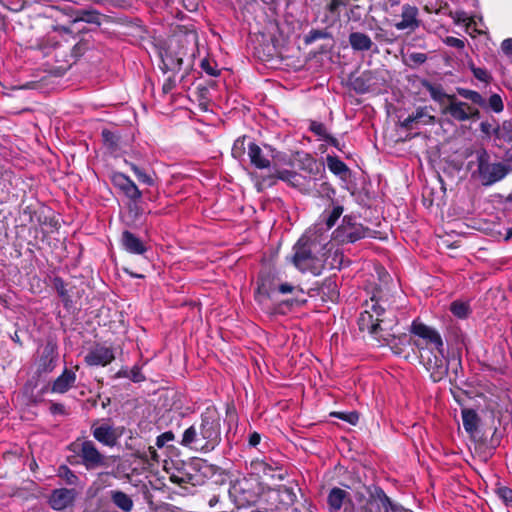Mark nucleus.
Wrapping results in <instances>:
<instances>
[{"label": "nucleus", "instance_id": "f3484780", "mask_svg": "<svg viewBox=\"0 0 512 512\" xmlns=\"http://www.w3.org/2000/svg\"><path fill=\"white\" fill-rule=\"evenodd\" d=\"M92 434L97 441L109 447L115 446L119 438L115 429L107 424L93 427Z\"/></svg>", "mask_w": 512, "mask_h": 512}, {"label": "nucleus", "instance_id": "aec40b11", "mask_svg": "<svg viewBox=\"0 0 512 512\" xmlns=\"http://www.w3.org/2000/svg\"><path fill=\"white\" fill-rule=\"evenodd\" d=\"M271 179L282 180L296 188H300L304 184L305 180V178L302 175L296 173L295 171L286 169H275V173L271 175Z\"/></svg>", "mask_w": 512, "mask_h": 512}, {"label": "nucleus", "instance_id": "473e14b6", "mask_svg": "<svg viewBox=\"0 0 512 512\" xmlns=\"http://www.w3.org/2000/svg\"><path fill=\"white\" fill-rule=\"evenodd\" d=\"M457 92L460 96L472 101L475 104H478V105L484 104V100H483L482 96L476 91L465 89V88H458Z\"/></svg>", "mask_w": 512, "mask_h": 512}, {"label": "nucleus", "instance_id": "393cba45", "mask_svg": "<svg viewBox=\"0 0 512 512\" xmlns=\"http://www.w3.org/2000/svg\"><path fill=\"white\" fill-rule=\"evenodd\" d=\"M371 497L378 500L382 504L385 512H396V505L393 504L391 499L386 495L382 488L376 487L371 493Z\"/></svg>", "mask_w": 512, "mask_h": 512}, {"label": "nucleus", "instance_id": "603ef678", "mask_svg": "<svg viewBox=\"0 0 512 512\" xmlns=\"http://www.w3.org/2000/svg\"><path fill=\"white\" fill-rule=\"evenodd\" d=\"M502 50L506 53V54H511L512 55V39H506L502 42Z\"/></svg>", "mask_w": 512, "mask_h": 512}, {"label": "nucleus", "instance_id": "6e6552de", "mask_svg": "<svg viewBox=\"0 0 512 512\" xmlns=\"http://www.w3.org/2000/svg\"><path fill=\"white\" fill-rule=\"evenodd\" d=\"M442 114H449L454 120L464 122L479 116L477 108L456 99L449 97V103L442 109Z\"/></svg>", "mask_w": 512, "mask_h": 512}, {"label": "nucleus", "instance_id": "2eb2a0df", "mask_svg": "<svg viewBox=\"0 0 512 512\" xmlns=\"http://www.w3.org/2000/svg\"><path fill=\"white\" fill-rule=\"evenodd\" d=\"M180 444L195 451L207 452L205 442L202 435H200V429L195 426H190L184 431Z\"/></svg>", "mask_w": 512, "mask_h": 512}, {"label": "nucleus", "instance_id": "f8f14e48", "mask_svg": "<svg viewBox=\"0 0 512 512\" xmlns=\"http://www.w3.org/2000/svg\"><path fill=\"white\" fill-rule=\"evenodd\" d=\"M435 121V117L429 114L427 107H419L414 113L401 122V127L405 129H415L418 128L419 125H432Z\"/></svg>", "mask_w": 512, "mask_h": 512}, {"label": "nucleus", "instance_id": "2f4dec72", "mask_svg": "<svg viewBox=\"0 0 512 512\" xmlns=\"http://www.w3.org/2000/svg\"><path fill=\"white\" fill-rule=\"evenodd\" d=\"M496 137L499 140H503L507 143L512 142V124L504 122L501 126H499L496 130Z\"/></svg>", "mask_w": 512, "mask_h": 512}, {"label": "nucleus", "instance_id": "f704fd0d", "mask_svg": "<svg viewBox=\"0 0 512 512\" xmlns=\"http://www.w3.org/2000/svg\"><path fill=\"white\" fill-rule=\"evenodd\" d=\"M102 137L105 145L111 150H115L118 147V137L110 130L104 129Z\"/></svg>", "mask_w": 512, "mask_h": 512}, {"label": "nucleus", "instance_id": "4be33fe9", "mask_svg": "<svg viewBox=\"0 0 512 512\" xmlns=\"http://www.w3.org/2000/svg\"><path fill=\"white\" fill-rule=\"evenodd\" d=\"M110 498L113 504L123 512H130L133 509L134 504L131 497L120 490L111 491Z\"/></svg>", "mask_w": 512, "mask_h": 512}, {"label": "nucleus", "instance_id": "6ab92c4d", "mask_svg": "<svg viewBox=\"0 0 512 512\" xmlns=\"http://www.w3.org/2000/svg\"><path fill=\"white\" fill-rule=\"evenodd\" d=\"M248 155L251 163L259 169L270 167L271 160L267 155H264L263 150L255 143L248 145Z\"/></svg>", "mask_w": 512, "mask_h": 512}, {"label": "nucleus", "instance_id": "4d7b16f0", "mask_svg": "<svg viewBox=\"0 0 512 512\" xmlns=\"http://www.w3.org/2000/svg\"><path fill=\"white\" fill-rule=\"evenodd\" d=\"M383 341L386 343V344H390L391 343V340L394 339V335L392 334H387L386 336H381Z\"/></svg>", "mask_w": 512, "mask_h": 512}, {"label": "nucleus", "instance_id": "a878e982", "mask_svg": "<svg viewBox=\"0 0 512 512\" xmlns=\"http://www.w3.org/2000/svg\"><path fill=\"white\" fill-rule=\"evenodd\" d=\"M424 86L429 92L431 98L440 104H443L445 101L449 102V97L452 96L446 94L440 85L425 83Z\"/></svg>", "mask_w": 512, "mask_h": 512}, {"label": "nucleus", "instance_id": "49530a36", "mask_svg": "<svg viewBox=\"0 0 512 512\" xmlns=\"http://www.w3.org/2000/svg\"><path fill=\"white\" fill-rule=\"evenodd\" d=\"M319 193L322 195V196H325L329 199H332V197L334 196L335 194V190L330 186V184L326 183V182H323L321 183L320 185V190H319Z\"/></svg>", "mask_w": 512, "mask_h": 512}, {"label": "nucleus", "instance_id": "c9c22d12", "mask_svg": "<svg viewBox=\"0 0 512 512\" xmlns=\"http://www.w3.org/2000/svg\"><path fill=\"white\" fill-rule=\"evenodd\" d=\"M331 416H334V417H337V418H340L352 425H356L358 420H359V415L357 412L355 411H352V412H333L331 413Z\"/></svg>", "mask_w": 512, "mask_h": 512}, {"label": "nucleus", "instance_id": "f03ea898", "mask_svg": "<svg viewBox=\"0 0 512 512\" xmlns=\"http://www.w3.org/2000/svg\"><path fill=\"white\" fill-rule=\"evenodd\" d=\"M411 332L425 341L426 345H431L439 355L425 356L421 353V358L426 369L430 372V377L434 382L441 381L448 372V363L444 357L443 340L440 334L433 328L422 323L413 322Z\"/></svg>", "mask_w": 512, "mask_h": 512}, {"label": "nucleus", "instance_id": "58836bf2", "mask_svg": "<svg viewBox=\"0 0 512 512\" xmlns=\"http://www.w3.org/2000/svg\"><path fill=\"white\" fill-rule=\"evenodd\" d=\"M279 292L282 294L295 293V294H303V289L298 286H293L289 283L281 284L278 288Z\"/></svg>", "mask_w": 512, "mask_h": 512}, {"label": "nucleus", "instance_id": "6e6d98bb", "mask_svg": "<svg viewBox=\"0 0 512 512\" xmlns=\"http://www.w3.org/2000/svg\"><path fill=\"white\" fill-rule=\"evenodd\" d=\"M260 439H261L260 435L257 432H254L249 437V444L251 446H256L259 444Z\"/></svg>", "mask_w": 512, "mask_h": 512}, {"label": "nucleus", "instance_id": "e433bc0d", "mask_svg": "<svg viewBox=\"0 0 512 512\" xmlns=\"http://www.w3.org/2000/svg\"><path fill=\"white\" fill-rule=\"evenodd\" d=\"M253 466L257 473H263V475L270 476L272 478L276 476L273 473L274 469L272 466L265 461H257L253 464Z\"/></svg>", "mask_w": 512, "mask_h": 512}, {"label": "nucleus", "instance_id": "79ce46f5", "mask_svg": "<svg viewBox=\"0 0 512 512\" xmlns=\"http://www.w3.org/2000/svg\"><path fill=\"white\" fill-rule=\"evenodd\" d=\"M497 495L506 503L512 502V489L509 487H499L497 489Z\"/></svg>", "mask_w": 512, "mask_h": 512}, {"label": "nucleus", "instance_id": "9d476101", "mask_svg": "<svg viewBox=\"0 0 512 512\" xmlns=\"http://www.w3.org/2000/svg\"><path fill=\"white\" fill-rule=\"evenodd\" d=\"M114 359L115 355L113 350L102 345L94 346L85 356V362L89 366H106Z\"/></svg>", "mask_w": 512, "mask_h": 512}, {"label": "nucleus", "instance_id": "3c124183", "mask_svg": "<svg viewBox=\"0 0 512 512\" xmlns=\"http://www.w3.org/2000/svg\"><path fill=\"white\" fill-rule=\"evenodd\" d=\"M410 58L419 64L424 63L427 60V56L424 53H413Z\"/></svg>", "mask_w": 512, "mask_h": 512}, {"label": "nucleus", "instance_id": "052dcab7", "mask_svg": "<svg viewBox=\"0 0 512 512\" xmlns=\"http://www.w3.org/2000/svg\"><path fill=\"white\" fill-rule=\"evenodd\" d=\"M238 145H240L242 147L243 146V141L237 140L235 142V144H234L233 151H235V149L238 147Z\"/></svg>", "mask_w": 512, "mask_h": 512}, {"label": "nucleus", "instance_id": "a18cd8bd", "mask_svg": "<svg viewBox=\"0 0 512 512\" xmlns=\"http://www.w3.org/2000/svg\"><path fill=\"white\" fill-rule=\"evenodd\" d=\"M346 4L342 0H327L326 7L327 9L333 13H338V10L341 6H345Z\"/></svg>", "mask_w": 512, "mask_h": 512}, {"label": "nucleus", "instance_id": "c03bdc74", "mask_svg": "<svg viewBox=\"0 0 512 512\" xmlns=\"http://www.w3.org/2000/svg\"><path fill=\"white\" fill-rule=\"evenodd\" d=\"M454 20L455 22L457 23H460V22H466V26L469 28L471 27L472 25H475L476 22L474 20L473 17H467L466 14L464 12H461V13H456L455 14V17H454Z\"/></svg>", "mask_w": 512, "mask_h": 512}, {"label": "nucleus", "instance_id": "5701e85b", "mask_svg": "<svg viewBox=\"0 0 512 512\" xmlns=\"http://www.w3.org/2000/svg\"><path fill=\"white\" fill-rule=\"evenodd\" d=\"M461 414L465 431L469 434H473L478 428V414L472 409H463Z\"/></svg>", "mask_w": 512, "mask_h": 512}, {"label": "nucleus", "instance_id": "de8ad7c7", "mask_svg": "<svg viewBox=\"0 0 512 512\" xmlns=\"http://www.w3.org/2000/svg\"><path fill=\"white\" fill-rule=\"evenodd\" d=\"M45 352L47 353V354H46V358H48V359H49V363H48V365H46V366L43 368V370H44L45 372H51V371L54 369V366H55V365L53 364V361H54V350H53V348H48V347H47V348L45 349Z\"/></svg>", "mask_w": 512, "mask_h": 512}, {"label": "nucleus", "instance_id": "1a4fd4ad", "mask_svg": "<svg viewBox=\"0 0 512 512\" xmlns=\"http://www.w3.org/2000/svg\"><path fill=\"white\" fill-rule=\"evenodd\" d=\"M374 313L376 314V318L374 319V315L369 311H364L360 314L358 325L361 331H367L370 334H377L378 330L382 331L383 328L381 326L384 323V319H380L379 316L383 312L380 307H377L375 304L372 306Z\"/></svg>", "mask_w": 512, "mask_h": 512}, {"label": "nucleus", "instance_id": "39448f33", "mask_svg": "<svg viewBox=\"0 0 512 512\" xmlns=\"http://www.w3.org/2000/svg\"><path fill=\"white\" fill-rule=\"evenodd\" d=\"M390 14L393 17V26L398 31H405L410 34L422 25L419 8L413 4L404 3Z\"/></svg>", "mask_w": 512, "mask_h": 512}, {"label": "nucleus", "instance_id": "72a5a7b5", "mask_svg": "<svg viewBox=\"0 0 512 512\" xmlns=\"http://www.w3.org/2000/svg\"><path fill=\"white\" fill-rule=\"evenodd\" d=\"M200 67L209 76L216 77L220 73L219 69L217 68V64L207 58L201 60Z\"/></svg>", "mask_w": 512, "mask_h": 512}, {"label": "nucleus", "instance_id": "bf43d9fd", "mask_svg": "<svg viewBox=\"0 0 512 512\" xmlns=\"http://www.w3.org/2000/svg\"><path fill=\"white\" fill-rule=\"evenodd\" d=\"M218 502V498L216 496H213L210 500H209V505L212 507L214 505H216V503Z\"/></svg>", "mask_w": 512, "mask_h": 512}, {"label": "nucleus", "instance_id": "0eeeda50", "mask_svg": "<svg viewBox=\"0 0 512 512\" xmlns=\"http://www.w3.org/2000/svg\"><path fill=\"white\" fill-rule=\"evenodd\" d=\"M79 446L78 454L87 470L107 467V457L99 452L92 441H83Z\"/></svg>", "mask_w": 512, "mask_h": 512}, {"label": "nucleus", "instance_id": "8fccbe9b", "mask_svg": "<svg viewBox=\"0 0 512 512\" xmlns=\"http://www.w3.org/2000/svg\"><path fill=\"white\" fill-rule=\"evenodd\" d=\"M50 412L53 415H64L66 414L64 405L60 403H52L50 406Z\"/></svg>", "mask_w": 512, "mask_h": 512}, {"label": "nucleus", "instance_id": "ddd939ff", "mask_svg": "<svg viewBox=\"0 0 512 512\" xmlns=\"http://www.w3.org/2000/svg\"><path fill=\"white\" fill-rule=\"evenodd\" d=\"M77 380L76 372L65 368L63 372L52 382L50 392L64 394L74 387Z\"/></svg>", "mask_w": 512, "mask_h": 512}, {"label": "nucleus", "instance_id": "7ed1b4c3", "mask_svg": "<svg viewBox=\"0 0 512 512\" xmlns=\"http://www.w3.org/2000/svg\"><path fill=\"white\" fill-rule=\"evenodd\" d=\"M221 415L215 406H208L201 414L199 426L200 435L206 445V451L210 452L221 441Z\"/></svg>", "mask_w": 512, "mask_h": 512}, {"label": "nucleus", "instance_id": "cd10ccee", "mask_svg": "<svg viewBox=\"0 0 512 512\" xmlns=\"http://www.w3.org/2000/svg\"><path fill=\"white\" fill-rule=\"evenodd\" d=\"M450 310L454 316L461 319L468 317L470 314L469 305L461 301H454L450 306Z\"/></svg>", "mask_w": 512, "mask_h": 512}, {"label": "nucleus", "instance_id": "412c9836", "mask_svg": "<svg viewBox=\"0 0 512 512\" xmlns=\"http://www.w3.org/2000/svg\"><path fill=\"white\" fill-rule=\"evenodd\" d=\"M349 43L354 50L367 51L372 47L371 38L361 32H353L349 35Z\"/></svg>", "mask_w": 512, "mask_h": 512}, {"label": "nucleus", "instance_id": "5fc2aeb1", "mask_svg": "<svg viewBox=\"0 0 512 512\" xmlns=\"http://www.w3.org/2000/svg\"><path fill=\"white\" fill-rule=\"evenodd\" d=\"M265 148L270 152V156L273 158V165L276 167L280 161V154H274L275 150L271 146H265Z\"/></svg>", "mask_w": 512, "mask_h": 512}, {"label": "nucleus", "instance_id": "7c9ffc66", "mask_svg": "<svg viewBox=\"0 0 512 512\" xmlns=\"http://www.w3.org/2000/svg\"><path fill=\"white\" fill-rule=\"evenodd\" d=\"M58 476L68 485H77L79 481L77 475L65 465L59 467Z\"/></svg>", "mask_w": 512, "mask_h": 512}, {"label": "nucleus", "instance_id": "a19ab883", "mask_svg": "<svg viewBox=\"0 0 512 512\" xmlns=\"http://www.w3.org/2000/svg\"><path fill=\"white\" fill-rule=\"evenodd\" d=\"M444 43L447 46L454 47L457 49H463L465 47V41L460 38H456L453 36H448L444 39Z\"/></svg>", "mask_w": 512, "mask_h": 512}, {"label": "nucleus", "instance_id": "37998d69", "mask_svg": "<svg viewBox=\"0 0 512 512\" xmlns=\"http://www.w3.org/2000/svg\"><path fill=\"white\" fill-rule=\"evenodd\" d=\"M471 69H472V72H473V75L475 78H477L478 80L483 81V82H488L490 76L486 69L478 68V67H474V66H471Z\"/></svg>", "mask_w": 512, "mask_h": 512}, {"label": "nucleus", "instance_id": "423d86ee", "mask_svg": "<svg viewBox=\"0 0 512 512\" xmlns=\"http://www.w3.org/2000/svg\"><path fill=\"white\" fill-rule=\"evenodd\" d=\"M372 231L358 223L353 216H344L342 223L332 233L333 239L339 243H354L362 238L370 237Z\"/></svg>", "mask_w": 512, "mask_h": 512}, {"label": "nucleus", "instance_id": "4468645a", "mask_svg": "<svg viewBox=\"0 0 512 512\" xmlns=\"http://www.w3.org/2000/svg\"><path fill=\"white\" fill-rule=\"evenodd\" d=\"M76 497L74 489H55L49 498V504L54 510H63L70 506Z\"/></svg>", "mask_w": 512, "mask_h": 512}, {"label": "nucleus", "instance_id": "a211bd4d", "mask_svg": "<svg viewBox=\"0 0 512 512\" xmlns=\"http://www.w3.org/2000/svg\"><path fill=\"white\" fill-rule=\"evenodd\" d=\"M121 243L124 249L131 254L141 255L147 250L140 238L127 230L122 233Z\"/></svg>", "mask_w": 512, "mask_h": 512}, {"label": "nucleus", "instance_id": "c85d7f7f", "mask_svg": "<svg viewBox=\"0 0 512 512\" xmlns=\"http://www.w3.org/2000/svg\"><path fill=\"white\" fill-rule=\"evenodd\" d=\"M311 130H312L315 134H317V135H319V136L323 137V138H324L328 143H330L331 145H333V146H337V144H338L337 139H335L334 137L330 136V135L327 133L326 127H325L323 124H321V123H313V124L311 125Z\"/></svg>", "mask_w": 512, "mask_h": 512}, {"label": "nucleus", "instance_id": "ea45409f", "mask_svg": "<svg viewBox=\"0 0 512 512\" xmlns=\"http://www.w3.org/2000/svg\"><path fill=\"white\" fill-rule=\"evenodd\" d=\"M172 440H174V434L171 431H167L156 438V445L158 448H162L166 443Z\"/></svg>", "mask_w": 512, "mask_h": 512}, {"label": "nucleus", "instance_id": "bb28decb", "mask_svg": "<svg viewBox=\"0 0 512 512\" xmlns=\"http://www.w3.org/2000/svg\"><path fill=\"white\" fill-rule=\"evenodd\" d=\"M327 166L332 173L339 176L345 175L348 171L346 164L337 157L328 156Z\"/></svg>", "mask_w": 512, "mask_h": 512}, {"label": "nucleus", "instance_id": "680f3d73", "mask_svg": "<svg viewBox=\"0 0 512 512\" xmlns=\"http://www.w3.org/2000/svg\"><path fill=\"white\" fill-rule=\"evenodd\" d=\"M511 237H512V229H509V230L507 231L506 236H505V240H509Z\"/></svg>", "mask_w": 512, "mask_h": 512}, {"label": "nucleus", "instance_id": "0e129e2a", "mask_svg": "<svg viewBox=\"0 0 512 512\" xmlns=\"http://www.w3.org/2000/svg\"><path fill=\"white\" fill-rule=\"evenodd\" d=\"M415 345H416L419 349H423V347L421 346V344H420V343H417V342H416V343H415Z\"/></svg>", "mask_w": 512, "mask_h": 512}, {"label": "nucleus", "instance_id": "f257e3e1", "mask_svg": "<svg viewBox=\"0 0 512 512\" xmlns=\"http://www.w3.org/2000/svg\"><path fill=\"white\" fill-rule=\"evenodd\" d=\"M321 224L309 229L294 245L291 261L301 272L320 275L325 265L329 235H323Z\"/></svg>", "mask_w": 512, "mask_h": 512}, {"label": "nucleus", "instance_id": "9b49d317", "mask_svg": "<svg viewBox=\"0 0 512 512\" xmlns=\"http://www.w3.org/2000/svg\"><path fill=\"white\" fill-rule=\"evenodd\" d=\"M112 182L118 187L126 197L130 200L137 202L142 197V192L137 185L125 174L116 172L112 175Z\"/></svg>", "mask_w": 512, "mask_h": 512}, {"label": "nucleus", "instance_id": "c756f323", "mask_svg": "<svg viewBox=\"0 0 512 512\" xmlns=\"http://www.w3.org/2000/svg\"><path fill=\"white\" fill-rule=\"evenodd\" d=\"M130 168L133 171V173L135 174V176L137 177L139 182L146 184L148 186L154 185V180L151 177V175L146 173L143 169L139 168L137 165H135L133 163H130Z\"/></svg>", "mask_w": 512, "mask_h": 512}, {"label": "nucleus", "instance_id": "b1692460", "mask_svg": "<svg viewBox=\"0 0 512 512\" xmlns=\"http://www.w3.org/2000/svg\"><path fill=\"white\" fill-rule=\"evenodd\" d=\"M344 209L341 205H333V208L330 212L324 211V221H325V232H328L342 215ZM324 236L328 235L327 233H322Z\"/></svg>", "mask_w": 512, "mask_h": 512}, {"label": "nucleus", "instance_id": "e2e57ef3", "mask_svg": "<svg viewBox=\"0 0 512 512\" xmlns=\"http://www.w3.org/2000/svg\"><path fill=\"white\" fill-rule=\"evenodd\" d=\"M271 496H278L279 495V491H276V490H272L271 492Z\"/></svg>", "mask_w": 512, "mask_h": 512}, {"label": "nucleus", "instance_id": "09e8293b", "mask_svg": "<svg viewBox=\"0 0 512 512\" xmlns=\"http://www.w3.org/2000/svg\"><path fill=\"white\" fill-rule=\"evenodd\" d=\"M128 377L134 381V382H141L145 379V377L143 376V374L141 373V370L139 367L137 366H134L131 371H130V374L128 375Z\"/></svg>", "mask_w": 512, "mask_h": 512}, {"label": "nucleus", "instance_id": "864d4df0", "mask_svg": "<svg viewBox=\"0 0 512 512\" xmlns=\"http://www.w3.org/2000/svg\"><path fill=\"white\" fill-rule=\"evenodd\" d=\"M174 87H175V81L172 80L171 78H169L163 84V91H164V93H169L173 90Z\"/></svg>", "mask_w": 512, "mask_h": 512}, {"label": "nucleus", "instance_id": "4c0bfd02", "mask_svg": "<svg viewBox=\"0 0 512 512\" xmlns=\"http://www.w3.org/2000/svg\"><path fill=\"white\" fill-rule=\"evenodd\" d=\"M489 106L491 107V109L495 112H501L504 108V105H503V102H502V99L499 95L497 94H493L492 96H490L489 98Z\"/></svg>", "mask_w": 512, "mask_h": 512}, {"label": "nucleus", "instance_id": "dca6fc26", "mask_svg": "<svg viewBox=\"0 0 512 512\" xmlns=\"http://www.w3.org/2000/svg\"><path fill=\"white\" fill-rule=\"evenodd\" d=\"M350 500L349 493L341 488H332L327 496V505L329 512H342L341 509L346 501ZM343 512H352L344 509Z\"/></svg>", "mask_w": 512, "mask_h": 512}, {"label": "nucleus", "instance_id": "20e7f679", "mask_svg": "<svg viewBox=\"0 0 512 512\" xmlns=\"http://www.w3.org/2000/svg\"><path fill=\"white\" fill-rule=\"evenodd\" d=\"M490 156L482 150L477 153L478 173L483 185H492L502 180L511 170L503 163H490Z\"/></svg>", "mask_w": 512, "mask_h": 512}, {"label": "nucleus", "instance_id": "13d9d810", "mask_svg": "<svg viewBox=\"0 0 512 512\" xmlns=\"http://www.w3.org/2000/svg\"><path fill=\"white\" fill-rule=\"evenodd\" d=\"M505 159L507 161H512V146L506 151Z\"/></svg>", "mask_w": 512, "mask_h": 512}]
</instances>
